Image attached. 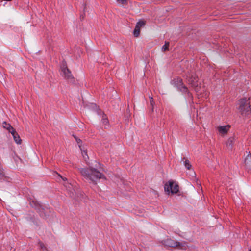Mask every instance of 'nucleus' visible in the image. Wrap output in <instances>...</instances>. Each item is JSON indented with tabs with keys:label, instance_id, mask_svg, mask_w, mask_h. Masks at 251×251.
<instances>
[{
	"label": "nucleus",
	"instance_id": "obj_1",
	"mask_svg": "<svg viewBox=\"0 0 251 251\" xmlns=\"http://www.w3.org/2000/svg\"><path fill=\"white\" fill-rule=\"evenodd\" d=\"M79 171L81 175L90 182L95 185L97 184V181L100 179H105V176L99 171L97 169L89 166L87 168H81Z\"/></svg>",
	"mask_w": 251,
	"mask_h": 251
},
{
	"label": "nucleus",
	"instance_id": "obj_2",
	"mask_svg": "<svg viewBox=\"0 0 251 251\" xmlns=\"http://www.w3.org/2000/svg\"><path fill=\"white\" fill-rule=\"evenodd\" d=\"M171 84L176 87L178 90L186 94L188 98H190L191 100H192L193 96L192 94L189 92L188 88L184 85L183 80L181 78L177 77L171 80Z\"/></svg>",
	"mask_w": 251,
	"mask_h": 251
},
{
	"label": "nucleus",
	"instance_id": "obj_3",
	"mask_svg": "<svg viewBox=\"0 0 251 251\" xmlns=\"http://www.w3.org/2000/svg\"><path fill=\"white\" fill-rule=\"evenodd\" d=\"M250 98H244L239 100V110L243 116H247L251 114V105L250 104Z\"/></svg>",
	"mask_w": 251,
	"mask_h": 251
},
{
	"label": "nucleus",
	"instance_id": "obj_4",
	"mask_svg": "<svg viewBox=\"0 0 251 251\" xmlns=\"http://www.w3.org/2000/svg\"><path fill=\"white\" fill-rule=\"evenodd\" d=\"M162 243L163 245L167 247L177 248L181 250H186L187 245L185 241L179 242L171 238H168L163 240Z\"/></svg>",
	"mask_w": 251,
	"mask_h": 251
},
{
	"label": "nucleus",
	"instance_id": "obj_5",
	"mask_svg": "<svg viewBox=\"0 0 251 251\" xmlns=\"http://www.w3.org/2000/svg\"><path fill=\"white\" fill-rule=\"evenodd\" d=\"M187 82L193 87L196 92H199L200 89L199 83L198 76L195 73H190L187 75Z\"/></svg>",
	"mask_w": 251,
	"mask_h": 251
},
{
	"label": "nucleus",
	"instance_id": "obj_6",
	"mask_svg": "<svg viewBox=\"0 0 251 251\" xmlns=\"http://www.w3.org/2000/svg\"><path fill=\"white\" fill-rule=\"evenodd\" d=\"M164 190L168 192L176 194L179 191V186L177 184H174L173 181L170 180L165 184Z\"/></svg>",
	"mask_w": 251,
	"mask_h": 251
},
{
	"label": "nucleus",
	"instance_id": "obj_7",
	"mask_svg": "<svg viewBox=\"0 0 251 251\" xmlns=\"http://www.w3.org/2000/svg\"><path fill=\"white\" fill-rule=\"evenodd\" d=\"M62 72L63 73V75L64 76V77L68 80H72L74 79V77L73 76V75L71 74V71L67 67V66L65 65H64L62 67Z\"/></svg>",
	"mask_w": 251,
	"mask_h": 251
},
{
	"label": "nucleus",
	"instance_id": "obj_8",
	"mask_svg": "<svg viewBox=\"0 0 251 251\" xmlns=\"http://www.w3.org/2000/svg\"><path fill=\"white\" fill-rule=\"evenodd\" d=\"M10 133L12 135L15 142L18 144H21L22 142V140L21 139L19 134L17 133L15 130L14 129V130H12V131Z\"/></svg>",
	"mask_w": 251,
	"mask_h": 251
},
{
	"label": "nucleus",
	"instance_id": "obj_9",
	"mask_svg": "<svg viewBox=\"0 0 251 251\" xmlns=\"http://www.w3.org/2000/svg\"><path fill=\"white\" fill-rule=\"evenodd\" d=\"M230 126H220L218 127V129L219 133L225 134H226L229 130Z\"/></svg>",
	"mask_w": 251,
	"mask_h": 251
},
{
	"label": "nucleus",
	"instance_id": "obj_10",
	"mask_svg": "<svg viewBox=\"0 0 251 251\" xmlns=\"http://www.w3.org/2000/svg\"><path fill=\"white\" fill-rule=\"evenodd\" d=\"M3 126L4 128H6L8 130L9 132H11L12 130H14V128L9 124L7 123L6 122L3 123Z\"/></svg>",
	"mask_w": 251,
	"mask_h": 251
},
{
	"label": "nucleus",
	"instance_id": "obj_11",
	"mask_svg": "<svg viewBox=\"0 0 251 251\" xmlns=\"http://www.w3.org/2000/svg\"><path fill=\"white\" fill-rule=\"evenodd\" d=\"M245 164L247 166L251 168V154L248 155L246 157L245 160Z\"/></svg>",
	"mask_w": 251,
	"mask_h": 251
},
{
	"label": "nucleus",
	"instance_id": "obj_12",
	"mask_svg": "<svg viewBox=\"0 0 251 251\" xmlns=\"http://www.w3.org/2000/svg\"><path fill=\"white\" fill-rule=\"evenodd\" d=\"M146 22L143 20H140L138 22L136 25V27L140 29L141 27H144L145 25Z\"/></svg>",
	"mask_w": 251,
	"mask_h": 251
},
{
	"label": "nucleus",
	"instance_id": "obj_13",
	"mask_svg": "<svg viewBox=\"0 0 251 251\" xmlns=\"http://www.w3.org/2000/svg\"><path fill=\"white\" fill-rule=\"evenodd\" d=\"M183 162H184V165L185 166V167L187 169H190V168H191L192 166H191L189 161L187 159H186L185 158H183Z\"/></svg>",
	"mask_w": 251,
	"mask_h": 251
},
{
	"label": "nucleus",
	"instance_id": "obj_14",
	"mask_svg": "<svg viewBox=\"0 0 251 251\" xmlns=\"http://www.w3.org/2000/svg\"><path fill=\"white\" fill-rule=\"evenodd\" d=\"M233 143V138H229L226 141V144L229 148H232Z\"/></svg>",
	"mask_w": 251,
	"mask_h": 251
},
{
	"label": "nucleus",
	"instance_id": "obj_15",
	"mask_svg": "<svg viewBox=\"0 0 251 251\" xmlns=\"http://www.w3.org/2000/svg\"><path fill=\"white\" fill-rule=\"evenodd\" d=\"M42 211H41L40 213V214L41 216L46 218L47 216H49V215L46 214V213H47L48 211V209L47 208H46V209L42 208Z\"/></svg>",
	"mask_w": 251,
	"mask_h": 251
},
{
	"label": "nucleus",
	"instance_id": "obj_16",
	"mask_svg": "<svg viewBox=\"0 0 251 251\" xmlns=\"http://www.w3.org/2000/svg\"><path fill=\"white\" fill-rule=\"evenodd\" d=\"M169 46V42L165 41V44L162 47V50L163 51H165L168 50Z\"/></svg>",
	"mask_w": 251,
	"mask_h": 251
},
{
	"label": "nucleus",
	"instance_id": "obj_17",
	"mask_svg": "<svg viewBox=\"0 0 251 251\" xmlns=\"http://www.w3.org/2000/svg\"><path fill=\"white\" fill-rule=\"evenodd\" d=\"M140 29L139 28H137V27L135 26V29L133 31V34L135 37H137L140 35Z\"/></svg>",
	"mask_w": 251,
	"mask_h": 251
},
{
	"label": "nucleus",
	"instance_id": "obj_18",
	"mask_svg": "<svg viewBox=\"0 0 251 251\" xmlns=\"http://www.w3.org/2000/svg\"><path fill=\"white\" fill-rule=\"evenodd\" d=\"M102 123L104 125H107L108 124V120L105 115H103L102 116Z\"/></svg>",
	"mask_w": 251,
	"mask_h": 251
},
{
	"label": "nucleus",
	"instance_id": "obj_19",
	"mask_svg": "<svg viewBox=\"0 0 251 251\" xmlns=\"http://www.w3.org/2000/svg\"><path fill=\"white\" fill-rule=\"evenodd\" d=\"M150 105L151 106V110L152 112V111H153V105H154L155 103L154 102V100H153V99L152 97H150Z\"/></svg>",
	"mask_w": 251,
	"mask_h": 251
},
{
	"label": "nucleus",
	"instance_id": "obj_20",
	"mask_svg": "<svg viewBox=\"0 0 251 251\" xmlns=\"http://www.w3.org/2000/svg\"><path fill=\"white\" fill-rule=\"evenodd\" d=\"M74 137L75 138V139L76 142L77 143V144H78L79 147H80L81 146V145L82 144V141L81 140H80V139H79L78 137H77L76 136H75V135H73Z\"/></svg>",
	"mask_w": 251,
	"mask_h": 251
},
{
	"label": "nucleus",
	"instance_id": "obj_21",
	"mask_svg": "<svg viewBox=\"0 0 251 251\" xmlns=\"http://www.w3.org/2000/svg\"><path fill=\"white\" fill-rule=\"evenodd\" d=\"M117 1L123 5L126 4L127 3V0H117Z\"/></svg>",
	"mask_w": 251,
	"mask_h": 251
},
{
	"label": "nucleus",
	"instance_id": "obj_22",
	"mask_svg": "<svg viewBox=\"0 0 251 251\" xmlns=\"http://www.w3.org/2000/svg\"><path fill=\"white\" fill-rule=\"evenodd\" d=\"M38 244L42 251H44V248H46V246H45L44 243L40 241L39 242Z\"/></svg>",
	"mask_w": 251,
	"mask_h": 251
},
{
	"label": "nucleus",
	"instance_id": "obj_23",
	"mask_svg": "<svg viewBox=\"0 0 251 251\" xmlns=\"http://www.w3.org/2000/svg\"><path fill=\"white\" fill-rule=\"evenodd\" d=\"M82 154L83 156V158H84V159L86 160V158H88V155L87 154V152L85 151H84L82 152Z\"/></svg>",
	"mask_w": 251,
	"mask_h": 251
},
{
	"label": "nucleus",
	"instance_id": "obj_24",
	"mask_svg": "<svg viewBox=\"0 0 251 251\" xmlns=\"http://www.w3.org/2000/svg\"><path fill=\"white\" fill-rule=\"evenodd\" d=\"M59 176L62 178V179L64 181H66V180H67V178H65V177H62L61 176H60V175H59Z\"/></svg>",
	"mask_w": 251,
	"mask_h": 251
},
{
	"label": "nucleus",
	"instance_id": "obj_25",
	"mask_svg": "<svg viewBox=\"0 0 251 251\" xmlns=\"http://www.w3.org/2000/svg\"><path fill=\"white\" fill-rule=\"evenodd\" d=\"M44 251H49L47 248L46 247L44 248Z\"/></svg>",
	"mask_w": 251,
	"mask_h": 251
}]
</instances>
